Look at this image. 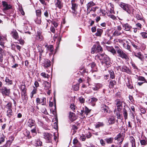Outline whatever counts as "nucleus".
Here are the masks:
<instances>
[{"mask_svg": "<svg viewBox=\"0 0 147 147\" xmlns=\"http://www.w3.org/2000/svg\"><path fill=\"white\" fill-rule=\"evenodd\" d=\"M86 138V137L84 135L82 134L80 136V139L82 141H84L85 140Z\"/></svg>", "mask_w": 147, "mask_h": 147, "instance_id": "obj_52", "label": "nucleus"}, {"mask_svg": "<svg viewBox=\"0 0 147 147\" xmlns=\"http://www.w3.org/2000/svg\"><path fill=\"white\" fill-rule=\"evenodd\" d=\"M96 58H98L100 60H102V63H105L107 67H109L111 65L110 59L107 55L104 53L97 55L96 56Z\"/></svg>", "mask_w": 147, "mask_h": 147, "instance_id": "obj_1", "label": "nucleus"}, {"mask_svg": "<svg viewBox=\"0 0 147 147\" xmlns=\"http://www.w3.org/2000/svg\"><path fill=\"white\" fill-rule=\"evenodd\" d=\"M20 89L22 91V93L24 94H25L26 92V90H25V86L24 85H21Z\"/></svg>", "mask_w": 147, "mask_h": 147, "instance_id": "obj_38", "label": "nucleus"}, {"mask_svg": "<svg viewBox=\"0 0 147 147\" xmlns=\"http://www.w3.org/2000/svg\"><path fill=\"white\" fill-rule=\"evenodd\" d=\"M92 72L94 71H96L97 69L96 66V64L94 62H92Z\"/></svg>", "mask_w": 147, "mask_h": 147, "instance_id": "obj_48", "label": "nucleus"}, {"mask_svg": "<svg viewBox=\"0 0 147 147\" xmlns=\"http://www.w3.org/2000/svg\"><path fill=\"white\" fill-rule=\"evenodd\" d=\"M3 50L1 48H0V62H2L3 59V55L2 53H3Z\"/></svg>", "mask_w": 147, "mask_h": 147, "instance_id": "obj_35", "label": "nucleus"}, {"mask_svg": "<svg viewBox=\"0 0 147 147\" xmlns=\"http://www.w3.org/2000/svg\"><path fill=\"white\" fill-rule=\"evenodd\" d=\"M44 138L46 140L47 143H51L52 142V135L48 132H44L43 133Z\"/></svg>", "mask_w": 147, "mask_h": 147, "instance_id": "obj_7", "label": "nucleus"}, {"mask_svg": "<svg viewBox=\"0 0 147 147\" xmlns=\"http://www.w3.org/2000/svg\"><path fill=\"white\" fill-rule=\"evenodd\" d=\"M107 50L112 53L113 55H114L116 54V51L112 47H107Z\"/></svg>", "mask_w": 147, "mask_h": 147, "instance_id": "obj_21", "label": "nucleus"}, {"mask_svg": "<svg viewBox=\"0 0 147 147\" xmlns=\"http://www.w3.org/2000/svg\"><path fill=\"white\" fill-rule=\"evenodd\" d=\"M127 43H124L123 44V47L125 49L129 50L130 49V46L127 43V42H126Z\"/></svg>", "mask_w": 147, "mask_h": 147, "instance_id": "obj_39", "label": "nucleus"}, {"mask_svg": "<svg viewBox=\"0 0 147 147\" xmlns=\"http://www.w3.org/2000/svg\"><path fill=\"white\" fill-rule=\"evenodd\" d=\"M104 124L102 122H98L95 125L96 128H98L100 127H102Z\"/></svg>", "mask_w": 147, "mask_h": 147, "instance_id": "obj_37", "label": "nucleus"}, {"mask_svg": "<svg viewBox=\"0 0 147 147\" xmlns=\"http://www.w3.org/2000/svg\"><path fill=\"white\" fill-rule=\"evenodd\" d=\"M115 50L116 51H117V53H118V51H121L122 50L120 49L119 47L117 46H115Z\"/></svg>", "mask_w": 147, "mask_h": 147, "instance_id": "obj_60", "label": "nucleus"}, {"mask_svg": "<svg viewBox=\"0 0 147 147\" xmlns=\"http://www.w3.org/2000/svg\"><path fill=\"white\" fill-rule=\"evenodd\" d=\"M134 55L136 57L138 58L141 60H142L143 59V55L141 54V52H138L137 53H135L134 54Z\"/></svg>", "mask_w": 147, "mask_h": 147, "instance_id": "obj_20", "label": "nucleus"}, {"mask_svg": "<svg viewBox=\"0 0 147 147\" xmlns=\"http://www.w3.org/2000/svg\"><path fill=\"white\" fill-rule=\"evenodd\" d=\"M1 92L3 95L9 96L10 94V89L6 87H3L1 89Z\"/></svg>", "mask_w": 147, "mask_h": 147, "instance_id": "obj_8", "label": "nucleus"}, {"mask_svg": "<svg viewBox=\"0 0 147 147\" xmlns=\"http://www.w3.org/2000/svg\"><path fill=\"white\" fill-rule=\"evenodd\" d=\"M36 15L37 17H40L41 13V10L40 9L36 10Z\"/></svg>", "mask_w": 147, "mask_h": 147, "instance_id": "obj_43", "label": "nucleus"}, {"mask_svg": "<svg viewBox=\"0 0 147 147\" xmlns=\"http://www.w3.org/2000/svg\"><path fill=\"white\" fill-rule=\"evenodd\" d=\"M44 84V89L46 90L51 89V85L50 83L47 82H45Z\"/></svg>", "mask_w": 147, "mask_h": 147, "instance_id": "obj_18", "label": "nucleus"}, {"mask_svg": "<svg viewBox=\"0 0 147 147\" xmlns=\"http://www.w3.org/2000/svg\"><path fill=\"white\" fill-rule=\"evenodd\" d=\"M109 74L110 75V78L112 79H113L115 78V75L114 71L112 70L109 71Z\"/></svg>", "mask_w": 147, "mask_h": 147, "instance_id": "obj_31", "label": "nucleus"}, {"mask_svg": "<svg viewBox=\"0 0 147 147\" xmlns=\"http://www.w3.org/2000/svg\"><path fill=\"white\" fill-rule=\"evenodd\" d=\"M121 138H123L121 136V135L119 134L117 135L115 138V139L119 141H121Z\"/></svg>", "mask_w": 147, "mask_h": 147, "instance_id": "obj_45", "label": "nucleus"}, {"mask_svg": "<svg viewBox=\"0 0 147 147\" xmlns=\"http://www.w3.org/2000/svg\"><path fill=\"white\" fill-rule=\"evenodd\" d=\"M36 39L39 40H41L42 39V36L40 33L39 32H38L36 36Z\"/></svg>", "mask_w": 147, "mask_h": 147, "instance_id": "obj_36", "label": "nucleus"}, {"mask_svg": "<svg viewBox=\"0 0 147 147\" xmlns=\"http://www.w3.org/2000/svg\"><path fill=\"white\" fill-rule=\"evenodd\" d=\"M140 142L141 145H146L147 144V141L145 140H140Z\"/></svg>", "mask_w": 147, "mask_h": 147, "instance_id": "obj_46", "label": "nucleus"}, {"mask_svg": "<svg viewBox=\"0 0 147 147\" xmlns=\"http://www.w3.org/2000/svg\"><path fill=\"white\" fill-rule=\"evenodd\" d=\"M34 89L31 92V95H30V97L32 98L33 96L35 94L37 91L36 89L35 88V87H34Z\"/></svg>", "mask_w": 147, "mask_h": 147, "instance_id": "obj_41", "label": "nucleus"}, {"mask_svg": "<svg viewBox=\"0 0 147 147\" xmlns=\"http://www.w3.org/2000/svg\"><path fill=\"white\" fill-rule=\"evenodd\" d=\"M51 62L48 59H45L44 60L43 63V66L45 68H47L51 65Z\"/></svg>", "mask_w": 147, "mask_h": 147, "instance_id": "obj_17", "label": "nucleus"}, {"mask_svg": "<svg viewBox=\"0 0 147 147\" xmlns=\"http://www.w3.org/2000/svg\"><path fill=\"white\" fill-rule=\"evenodd\" d=\"M118 56L121 57L123 59L127 60L128 59L127 55L122 50L118 51Z\"/></svg>", "mask_w": 147, "mask_h": 147, "instance_id": "obj_10", "label": "nucleus"}, {"mask_svg": "<svg viewBox=\"0 0 147 147\" xmlns=\"http://www.w3.org/2000/svg\"><path fill=\"white\" fill-rule=\"evenodd\" d=\"M117 109L121 110L122 108V102L119 100L117 99L116 101Z\"/></svg>", "mask_w": 147, "mask_h": 147, "instance_id": "obj_14", "label": "nucleus"}, {"mask_svg": "<svg viewBox=\"0 0 147 147\" xmlns=\"http://www.w3.org/2000/svg\"><path fill=\"white\" fill-rule=\"evenodd\" d=\"M123 115L124 119H126L127 118V110L125 108L123 109Z\"/></svg>", "mask_w": 147, "mask_h": 147, "instance_id": "obj_33", "label": "nucleus"}, {"mask_svg": "<svg viewBox=\"0 0 147 147\" xmlns=\"http://www.w3.org/2000/svg\"><path fill=\"white\" fill-rule=\"evenodd\" d=\"M94 86L95 87H93V89L94 90H97L100 88L98 84H97Z\"/></svg>", "mask_w": 147, "mask_h": 147, "instance_id": "obj_58", "label": "nucleus"}, {"mask_svg": "<svg viewBox=\"0 0 147 147\" xmlns=\"http://www.w3.org/2000/svg\"><path fill=\"white\" fill-rule=\"evenodd\" d=\"M11 34L15 39H17L19 37L18 33L15 30H13L11 32Z\"/></svg>", "mask_w": 147, "mask_h": 147, "instance_id": "obj_15", "label": "nucleus"}, {"mask_svg": "<svg viewBox=\"0 0 147 147\" xmlns=\"http://www.w3.org/2000/svg\"><path fill=\"white\" fill-rule=\"evenodd\" d=\"M5 81L7 83H8L9 84H11L12 83V81L11 80H10L7 77H6Z\"/></svg>", "mask_w": 147, "mask_h": 147, "instance_id": "obj_50", "label": "nucleus"}, {"mask_svg": "<svg viewBox=\"0 0 147 147\" xmlns=\"http://www.w3.org/2000/svg\"><path fill=\"white\" fill-rule=\"evenodd\" d=\"M87 11H91L92 10V2H90L88 3L87 5Z\"/></svg>", "mask_w": 147, "mask_h": 147, "instance_id": "obj_32", "label": "nucleus"}, {"mask_svg": "<svg viewBox=\"0 0 147 147\" xmlns=\"http://www.w3.org/2000/svg\"><path fill=\"white\" fill-rule=\"evenodd\" d=\"M105 141L108 144H111L113 142V138L112 137L106 138L105 139Z\"/></svg>", "mask_w": 147, "mask_h": 147, "instance_id": "obj_29", "label": "nucleus"}, {"mask_svg": "<svg viewBox=\"0 0 147 147\" xmlns=\"http://www.w3.org/2000/svg\"><path fill=\"white\" fill-rule=\"evenodd\" d=\"M127 86L130 89H132L133 88V86L131 85L130 82L128 81V82L126 83Z\"/></svg>", "mask_w": 147, "mask_h": 147, "instance_id": "obj_51", "label": "nucleus"}, {"mask_svg": "<svg viewBox=\"0 0 147 147\" xmlns=\"http://www.w3.org/2000/svg\"><path fill=\"white\" fill-rule=\"evenodd\" d=\"M84 107H83L82 109H81V112L80 113L82 117H83V114L84 113H85L87 115L91 111V109H89L86 107L84 106Z\"/></svg>", "mask_w": 147, "mask_h": 147, "instance_id": "obj_9", "label": "nucleus"}, {"mask_svg": "<svg viewBox=\"0 0 147 147\" xmlns=\"http://www.w3.org/2000/svg\"><path fill=\"white\" fill-rule=\"evenodd\" d=\"M97 99L96 98L94 97L92 98V106H94L95 105V103L94 102L97 101Z\"/></svg>", "mask_w": 147, "mask_h": 147, "instance_id": "obj_61", "label": "nucleus"}, {"mask_svg": "<svg viewBox=\"0 0 147 147\" xmlns=\"http://www.w3.org/2000/svg\"><path fill=\"white\" fill-rule=\"evenodd\" d=\"M40 75L45 78H48L50 76L49 75L46 74L44 72L40 74Z\"/></svg>", "mask_w": 147, "mask_h": 147, "instance_id": "obj_42", "label": "nucleus"}, {"mask_svg": "<svg viewBox=\"0 0 147 147\" xmlns=\"http://www.w3.org/2000/svg\"><path fill=\"white\" fill-rule=\"evenodd\" d=\"M78 129L77 126L75 125H73L72 126V130H73V134H74L76 132V130Z\"/></svg>", "mask_w": 147, "mask_h": 147, "instance_id": "obj_47", "label": "nucleus"}, {"mask_svg": "<svg viewBox=\"0 0 147 147\" xmlns=\"http://www.w3.org/2000/svg\"><path fill=\"white\" fill-rule=\"evenodd\" d=\"M143 38H147V33L146 32H142L141 34Z\"/></svg>", "mask_w": 147, "mask_h": 147, "instance_id": "obj_54", "label": "nucleus"}, {"mask_svg": "<svg viewBox=\"0 0 147 147\" xmlns=\"http://www.w3.org/2000/svg\"><path fill=\"white\" fill-rule=\"evenodd\" d=\"M123 27L124 28V30L126 31H129L131 28V27L127 23L122 24Z\"/></svg>", "mask_w": 147, "mask_h": 147, "instance_id": "obj_23", "label": "nucleus"}, {"mask_svg": "<svg viewBox=\"0 0 147 147\" xmlns=\"http://www.w3.org/2000/svg\"><path fill=\"white\" fill-rule=\"evenodd\" d=\"M27 124L28 126L30 128L35 127V126H36L34 121L32 119H28L27 123Z\"/></svg>", "mask_w": 147, "mask_h": 147, "instance_id": "obj_11", "label": "nucleus"}, {"mask_svg": "<svg viewBox=\"0 0 147 147\" xmlns=\"http://www.w3.org/2000/svg\"><path fill=\"white\" fill-rule=\"evenodd\" d=\"M103 51L102 48L101 47L98 42H94L92 47V52L93 53L102 52Z\"/></svg>", "mask_w": 147, "mask_h": 147, "instance_id": "obj_2", "label": "nucleus"}, {"mask_svg": "<svg viewBox=\"0 0 147 147\" xmlns=\"http://www.w3.org/2000/svg\"><path fill=\"white\" fill-rule=\"evenodd\" d=\"M33 128V129H32L31 130V132L32 133H35L36 132V126H35V127H32Z\"/></svg>", "mask_w": 147, "mask_h": 147, "instance_id": "obj_64", "label": "nucleus"}, {"mask_svg": "<svg viewBox=\"0 0 147 147\" xmlns=\"http://www.w3.org/2000/svg\"><path fill=\"white\" fill-rule=\"evenodd\" d=\"M41 111L43 113L47 115L48 113L47 111V110L45 107H42L41 109Z\"/></svg>", "mask_w": 147, "mask_h": 147, "instance_id": "obj_40", "label": "nucleus"}, {"mask_svg": "<svg viewBox=\"0 0 147 147\" xmlns=\"http://www.w3.org/2000/svg\"><path fill=\"white\" fill-rule=\"evenodd\" d=\"M76 0H72L71 1L72 5L71 7L72 10L71 11V12L74 17H76L77 13L76 9L77 8L78 5L76 3Z\"/></svg>", "mask_w": 147, "mask_h": 147, "instance_id": "obj_3", "label": "nucleus"}, {"mask_svg": "<svg viewBox=\"0 0 147 147\" xmlns=\"http://www.w3.org/2000/svg\"><path fill=\"white\" fill-rule=\"evenodd\" d=\"M121 32L119 31L116 30L113 34V35L114 36H118L120 35Z\"/></svg>", "mask_w": 147, "mask_h": 147, "instance_id": "obj_34", "label": "nucleus"}, {"mask_svg": "<svg viewBox=\"0 0 147 147\" xmlns=\"http://www.w3.org/2000/svg\"><path fill=\"white\" fill-rule=\"evenodd\" d=\"M116 82L115 80H111L109 82V86L110 88H113L114 86L116 84Z\"/></svg>", "mask_w": 147, "mask_h": 147, "instance_id": "obj_30", "label": "nucleus"}, {"mask_svg": "<svg viewBox=\"0 0 147 147\" xmlns=\"http://www.w3.org/2000/svg\"><path fill=\"white\" fill-rule=\"evenodd\" d=\"M2 3L4 7L3 9V11L5 13L8 14L7 11L11 9V6L10 5L8 4L7 2L5 1H3Z\"/></svg>", "mask_w": 147, "mask_h": 147, "instance_id": "obj_6", "label": "nucleus"}, {"mask_svg": "<svg viewBox=\"0 0 147 147\" xmlns=\"http://www.w3.org/2000/svg\"><path fill=\"white\" fill-rule=\"evenodd\" d=\"M100 142L102 146H105V141L103 139H101L100 140Z\"/></svg>", "mask_w": 147, "mask_h": 147, "instance_id": "obj_56", "label": "nucleus"}, {"mask_svg": "<svg viewBox=\"0 0 147 147\" xmlns=\"http://www.w3.org/2000/svg\"><path fill=\"white\" fill-rule=\"evenodd\" d=\"M121 110H119V109H116L114 111V113L115 114H116L117 118L118 119H119L120 118V111Z\"/></svg>", "mask_w": 147, "mask_h": 147, "instance_id": "obj_28", "label": "nucleus"}, {"mask_svg": "<svg viewBox=\"0 0 147 147\" xmlns=\"http://www.w3.org/2000/svg\"><path fill=\"white\" fill-rule=\"evenodd\" d=\"M32 142L34 145L36 146H41L42 144V142L39 139H35Z\"/></svg>", "mask_w": 147, "mask_h": 147, "instance_id": "obj_12", "label": "nucleus"}, {"mask_svg": "<svg viewBox=\"0 0 147 147\" xmlns=\"http://www.w3.org/2000/svg\"><path fill=\"white\" fill-rule=\"evenodd\" d=\"M115 122V117L114 116L110 117L108 120V122L110 124H113Z\"/></svg>", "mask_w": 147, "mask_h": 147, "instance_id": "obj_25", "label": "nucleus"}, {"mask_svg": "<svg viewBox=\"0 0 147 147\" xmlns=\"http://www.w3.org/2000/svg\"><path fill=\"white\" fill-rule=\"evenodd\" d=\"M63 4L61 0H56L55 3V5L56 7H57L59 9H61L63 6Z\"/></svg>", "mask_w": 147, "mask_h": 147, "instance_id": "obj_16", "label": "nucleus"}, {"mask_svg": "<svg viewBox=\"0 0 147 147\" xmlns=\"http://www.w3.org/2000/svg\"><path fill=\"white\" fill-rule=\"evenodd\" d=\"M38 17L35 20V21L36 23L38 24H41V19L40 17Z\"/></svg>", "mask_w": 147, "mask_h": 147, "instance_id": "obj_44", "label": "nucleus"}, {"mask_svg": "<svg viewBox=\"0 0 147 147\" xmlns=\"http://www.w3.org/2000/svg\"><path fill=\"white\" fill-rule=\"evenodd\" d=\"M74 114L73 113H71V112H69V117L70 119H73L74 117Z\"/></svg>", "mask_w": 147, "mask_h": 147, "instance_id": "obj_55", "label": "nucleus"}, {"mask_svg": "<svg viewBox=\"0 0 147 147\" xmlns=\"http://www.w3.org/2000/svg\"><path fill=\"white\" fill-rule=\"evenodd\" d=\"M5 138V136H3L2 137H1L0 138V144L4 141Z\"/></svg>", "mask_w": 147, "mask_h": 147, "instance_id": "obj_63", "label": "nucleus"}, {"mask_svg": "<svg viewBox=\"0 0 147 147\" xmlns=\"http://www.w3.org/2000/svg\"><path fill=\"white\" fill-rule=\"evenodd\" d=\"M120 67V69L121 71L125 72V71H126V69L127 68V67L122 66L121 67Z\"/></svg>", "mask_w": 147, "mask_h": 147, "instance_id": "obj_49", "label": "nucleus"}, {"mask_svg": "<svg viewBox=\"0 0 147 147\" xmlns=\"http://www.w3.org/2000/svg\"><path fill=\"white\" fill-rule=\"evenodd\" d=\"M79 101L81 103H84L85 101V99L82 96L79 98Z\"/></svg>", "mask_w": 147, "mask_h": 147, "instance_id": "obj_53", "label": "nucleus"}, {"mask_svg": "<svg viewBox=\"0 0 147 147\" xmlns=\"http://www.w3.org/2000/svg\"><path fill=\"white\" fill-rule=\"evenodd\" d=\"M11 104L9 102L6 105V108L7 109V115L9 118H10L13 115V112L11 110Z\"/></svg>", "mask_w": 147, "mask_h": 147, "instance_id": "obj_4", "label": "nucleus"}, {"mask_svg": "<svg viewBox=\"0 0 147 147\" xmlns=\"http://www.w3.org/2000/svg\"><path fill=\"white\" fill-rule=\"evenodd\" d=\"M79 143V142L76 138H75L73 140V143L75 145L76 144H78Z\"/></svg>", "mask_w": 147, "mask_h": 147, "instance_id": "obj_59", "label": "nucleus"}, {"mask_svg": "<svg viewBox=\"0 0 147 147\" xmlns=\"http://www.w3.org/2000/svg\"><path fill=\"white\" fill-rule=\"evenodd\" d=\"M109 108L108 107L105 105L103 104L102 105V112L105 113L108 112Z\"/></svg>", "mask_w": 147, "mask_h": 147, "instance_id": "obj_24", "label": "nucleus"}, {"mask_svg": "<svg viewBox=\"0 0 147 147\" xmlns=\"http://www.w3.org/2000/svg\"><path fill=\"white\" fill-rule=\"evenodd\" d=\"M119 5L127 13H129L130 11V5L121 2L119 3Z\"/></svg>", "mask_w": 147, "mask_h": 147, "instance_id": "obj_5", "label": "nucleus"}, {"mask_svg": "<svg viewBox=\"0 0 147 147\" xmlns=\"http://www.w3.org/2000/svg\"><path fill=\"white\" fill-rule=\"evenodd\" d=\"M19 10L22 15H24V12L23 11L22 7H20Z\"/></svg>", "mask_w": 147, "mask_h": 147, "instance_id": "obj_62", "label": "nucleus"}, {"mask_svg": "<svg viewBox=\"0 0 147 147\" xmlns=\"http://www.w3.org/2000/svg\"><path fill=\"white\" fill-rule=\"evenodd\" d=\"M38 52H39V58L40 59L41 58V56L42 55V53L43 52V49L42 47H40L38 45V47H37Z\"/></svg>", "mask_w": 147, "mask_h": 147, "instance_id": "obj_26", "label": "nucleus"}, {"mask_svg": "<svg viewBox=\"0 0 147 147\" xmlns=\"http://www.w3.org/2000/svg\"><path fill=\"white\" fill-rule=\"evenodd\" d=\"M130 142L131 144V147H136L135 141L133 136L130 137Z\"/></svg>", "mask_w": 147, "mask_h": 147, "instance_id": "obj_22", "label": "nucleus"}, {"mask_svg": "<svg viewBox=\"0 0 147 147\" xmlns=\"http://www.w3.org/2000/svg\"><path fill=\"white\" fill-rule=\"evenodd\" d=\"M45 47H46L47 50V52L48 51H49L51 52V53H49V55H52L54 50L53 45H49L48 46L47 44L45 45Z\"/></svg>", "mask_w": 147, "mask_h": 147, "instance_id": "obj_13", "label": "nucleus"}, {"mask_svg": "<svg viewBox=\"0 0 147 147\" xmlns=\"http://www.w3.org/2000/svg\"><path fill=\"white\" fill-rule=\"evenodd\" d=\"M73 88L75 91H77L79 89V85H74L73 86Z\"/></svg>", "mask_w": 147, "mask_h": 147, "instance_id": "obj_57", "label": "nucleus"}, {"mask_svg": "<svg viewBox=\"0 0 147 147\" xmlns=\"http://www.w3.org/2000/svg\"><path fill=\"white\" fill-rule=\"evenodd\" d=\"M138 81H141L144 83H147V81L144 77L142 76H138L137 78Z\"/></svg>", "mask_w": 147, "mask_h": 147, "instance_id": "obj_27", "label": "nucleus"}, {"mask_svg": "<svg viewBox=\"0 0 147 147\" xmlns=\"http://www.w3.org/2000/svg\"><path fill=\"white\" fill-rule=\"evenodd\" d=\"M103 32V30L102 29L98 28L97 30V32L95 33L94 35H93L94 36H100Z\"/></svg>", "mask_w": 147, "mask_h": 147, "instance_id": "obj_19", "label": "nucleus"}]
</instances>
